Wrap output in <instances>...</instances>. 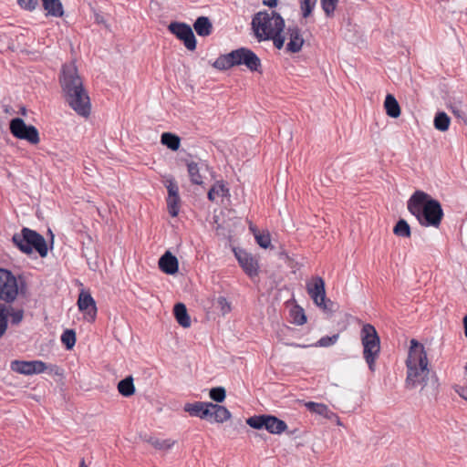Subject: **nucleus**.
Segmentation results:
<instances>
[{"label": "nucleus", "mask_w": 467, "mask_h": 467, "mask_svg": "<svg viewBox=\"0 0 467 467\" xmlns=\"http://www.w3.org/2000/svg\"><path fill=\"white\" fill-rule=\"evenodd\" d=\"M161 141L163 145L167 146L171 150H177L180 148V138L172 133L164 132L161 134Z\"/></svg>", "instance_id": "7c9ffc66"}, {"label": "nucleus", "mask_w": 467, "mask_h": 467, "mask_svg": "<svg viewBox=\"0 0 467 467\" xmlns=\"http://www.w3.org/2000/svg\"><path fill=\"white\" fill-rule=\"evenodd\" d=\"M118 390L124 397H130L135 393V387L131 376L120 380L118 383Z\"/></svg>", "instance_id": "c756f323"}, {"label": "nucleus", "mask_w": 467, "mask_h": 467, "mask_svg": "<svg viewBox=\"0 0 467 467\" xmlns=\"http://www.w3.org/2000/svg\"><path fill=\"white\" fill-rule=\"evenodd\" d=\"M337 338H338L337 335H334L332 337H328V336L323 337L318 340L317 346L325 347V348L332 346L337 342Z\"/></svg>", "instance_id": "79ce46f5"}, {"label": "nucleus", "mask_w": 467, "mask_h": 467, "mask_svg": "<svg viewBox=\"0 0 467 467\" xmlns=\"http://www.w3.org/2000/svg\"><path fill=\"white\" fill-rule=\"evenodd\" d=\"M300 9L304 18L308 17L316 5V0H299Z\"/></svg>", "instance_id": "4c0bfd02"}, {"label": "nucleus", "mask_w": 467, "mask_h": 467, "mask_svg": "<svg viewBox=\"0 0 467 467\" xmlns=\"http://www.w3.org/2000/svg\"><path fill=\"white\" fill-rule=\"evenodd\" d=\"M11 369L23 375L41 374L47 369V366L41 360H14L11 362Z\"/></svg>", "instance_id": "4468645a"}, {"label": "nucleus", "mask_w": 467, "mask_h": 467, "mask_svg": "<svg viewBox=\"0 0 467 467\" xmlns=\"http://www.w3.org/2000/svg\"><path fill=\"white\" fill-rule=\"evenodd\" d=\"M5 307L7 309L5 312V318L8 320V317H10L12 325H19L24 318V310L6 304H5Z\"/></svg>", "instance_id": "c85d7f7f"}, {"label": "nucleus", "mask_w": 467, "mask_h": 467, "mask_svg": "<svg viewBox=\"0 0 467 467\" xmlns=\"http://www.w3.org/2000/svg\"><path fill=\"white\" fill-rule=\"evenodd\" d=\"M464 335L467 337V315L463 317Z\"/></svg>", "instance_id": "49530a36"}, {"label": "nucleus", "mask_w": 467, "mask_h": 467, "mask_svg": "<svg viewBox=\"0 0 467 467\" xmlns=\"http://www.w3.org/2000/svg\"><path fill=\"white\" fill-rule=\"evenodd\" d=\"M9 130L16 139L25 140L33 145L40 141L37 129L33 125H26L20 118H15L10 121Z\"/></svg>", "instance_id": "9b49d317"}, {"label": "nucleus", "mask_w": 467, "mask_h": 467, "mask_svg": "<svg viewBox=\"0 0 467 467\" xmlns=\"http://www.w3.org/2000/svg\"><path fill=\"white\" fill-rule=\"evenodd\" d=\"M290 317L296 325L302 326L306 322V317L302 307L296 306L290 310Z\"/></svg>", "instance_id": "f704fd0d"}, {"label": "nucleus", "mask_w": 467, "mask_h": 467, "mask_svg": "<svg viewBox=\"0 0 467 467\" xmlns=\"http://www.w3.org/2000/svg\"><path fill=\"white\" fill-rule=\"evenodd\" d=\"M338 0H321L322 9L327 16H333Z\"/></svg>", "instance_id": "58836bf2"}, {"label": "nucleus", "mask_w": 467, "mask_h": 467, "mask_svg": "<svg viewBox=\"0 0 467 467\" xmlns=\"http://www.w3.org/2000/svg\"><path fill=\"white\" fill-rule=\"evenodd\" d=\"M278 4V0H265L264 5L269 7H275Z\"/></svg>", "instance_id": "a18cd8bd"}, {"label": "nucleus", "mask_w": 467, "mask_h": 467, "mask_svg": "<svg viewBox=\"0 0 467 467\" xmlns=\"http://www.w3.org/2000/svg\"><path fill=\"white\" fill-rule=\"evenodd\" d=\"M250 230L253 232L254 234V232H258L254 225H250Z\"/></svg>", "instance_id": "09e8293b"}, {"label": "nucleus", "mask_w": 467, "mask_h": 467, "mask_svg": "<svg viewBox=\"0 0 467 467\" xmlns=\"http://www.w3.org/2000/svg\"><path fill=\"white\" fill-rule=\"evenodd\" d=\"M78 306L80 312L83 313L84 318L90 323H93L97 317V306L94 298L90 293L81 291L78 299Z\"/></svg>", "instance_id": "dca6fc26"}, {"label": "nucleus", "mask_w": 467, "mask_h": 467, "mask_svg": "<svg viewBox=\"0 0 467 467\" xmlns=\"http://www.w3.org/2000/svg\"><path fill=\"white\" fill-rule=\"evenodd\" d=\"M384 109L389 117L397 119L400 116V106L392 94H387L384 100Z\"/></svg>", "instance_id": "412c9836"}, {"label": "nucleus", "mask_w": 467, "mask_h": 467, "mask_svg": "<svg viewBox=\"0 0 467 467\" xmlns=\"http://www.w3.org/2000/svg\"><path fill=\"white\" fill-rule=\"evenodd\" d=\"M210 408V420L213 419L218 423H223L231 418V412L223 406L211 402Z\"/></svg>", "instance_id": "4be33fe9"}, {"label": "nucleus", "mask_w": 467, "mask_h": 467, "mask_svg": "<svg viewBox=\"0 0 467 467\" xmlns=\"http://www.w3.org/2000/svg\"><path fill=\"white\" fill-rule=\"evenodd\" d=\"M59 81L68 106L78 115L88 117L91 111L90 99L74 63L62 67Z\"/></svg>", "instance_id": "f257e3e1"}, {"label": "nucleus", "mask_w": 467, "mask_h": 467, "mask_svg": "<svg viewBox=\"0 0 467 467\" xmlns=\"http://www.w3.org/2000/svg\"><path fill=\"white\" fill-rule=\"evenodd\" d=\"M285 28L283 17L276 12H258L252 20V29L259 42L272 39L274 46L281 49L285 44L282 35Z\"/></svg>", "instance_id": "20e7f679"}, {"label": "nucleus", "mask_w": 467, "mask_h": 467, "mask_svg": "<svg viewBox=\"0 0 467 467\" xmlns=\"http://www.w3.org/2000/svg\"><path fill=\"white\" fill-rule=\"evenodd\" d=\"M193 27L196 33L201 36H209L213 29L212 23L205 16L198 17L193 25Z\"/></svg>", "instance_id": "393cba45"}, {"label": "nucleus", "mask_w": 467, "mask_h": 467, "mask_svg": "<svg viewBox=\"0 0 467 467\" xmlns=\"http://www.w3.org/2000/svg\"><path fill=\"white\" fill-rule=\"evenodd\" d=\"M147 442L157 450H169L175 444V441L171 439L161 440L156 437H150Z\"/></svg>", "instance_id": "473e14b6"}, {"label": "nucleus", "mask_w": 467, "mask_h": 467, "mask_svg": "<svg viewBox=\"0 0 467 467\" xmlns=\"http://www.w3.org/2000/svg\"><path fill=\"white\" fill-rule=\"evenodd\" d=\"M50 372H55L56 374H58V367L57 366H51L50 367Z\"/></svg>", "instance_id": "de8ad7c7"}, {"label": "nucleus", "mask_w": 467, "mask_h": 467, "mask_svg": "<svg viewBox=\"0 0 467 467\" xmlns=\"http://www.w3.org/2000/svg\"><path fill=\"white\" fill-rule=\"evenodd\" d=\"M173 313L180 326L182 327H189L191 326V319L184 304L177 303L174 306Z\"/></svg>", "instance_id": "b1692460"}, {"label": "nucleus", "mask_w": 467, "mask_h": 467, "mask_svg": "<svg viewBox=\"0 0 467 467\" xmlns=\"http://www.w3.org/2000/svg\"><path fill=\"white\" fill-rule=\"evenodd\" d=\"M246 423L256 430L265 428L273 434H280L287 429L284 420L272 415L253 416L247 419Z\"/></svg>", "instance_id": "1a4fd4ad"}, {"label": "nucleus", "mask_w": 467, "mask_h": 467, "mask_svg": "<svg viewBox=\"0 0 467 467\" xmlns=\"http://www.w3.org/2000/svg\"><path fill=\"white\" fill-rule=\"evenodd\" d=\"M305 406L310 412L321 415L329 420L336 416V414L324 403L308 401L306 402Z\"/></svg>", "instance_id": "5701e85b"}, {"label": "nucleus", "mask_w": 467, "mask_h": 467, "mask_svg": "<svg viewBox=\"0 0 467 467\" xmlns=\"http://www.w3.org/2000/svg\"><path fill=\"white\" fill-rule=\"evenodd\" d=\"M241 65L245 66L251 71H259L261 60L251 49L240 47L228 54L220 56L214 62V67L223 70Z\"/></svg>", "instance_id": "39448f33"}, {"label": "nucleus", "mask_w": 467, "mask_h": 467, "mask_svg": "<svg viewBox=\"0 0 467 467\" xmlns=\"http://www.w3.org/2000/svg\"><path fill=\"white\" fill-rule=\"evenodd\" d=\"M447 108L458 119H464L466 116V113L463 110L462 100L460 98H451L447 102Z\"/></svg>", "instance_id": "cd10ccee"}, {"label": "nucleus", "mask_w": 467, "mask_h": 467, "mask_svg": "<svg viewBox=\"0 0 467 467\" xmlns=\"http://www.w3.org/2000/svg\"><path fill=\"white\" fill-rule=\"evenodd\" d=\"M6 308L4 303H0V338L5 334L8 327V320L5 318Z\"/></svg>", "instance_id": "ea45409f"}, {"label": "nucleus", "mask_w": 467, "mask_h": 467, "mask_svg": "<svg viewBox=\"0 0 467 467\" xmlns=\"http://www.w3.org/2000/svg\"><path fill=\"white\" fill-rule=\"evenodd\" d=\"M160 269L168 275H174L178 272L179 263L176 256L167 251L159 260Z\"/></svg>", "instance_id": "6ab92c4d"}, {"label": "nucleus", "mask_w": 467, "mask_h": 467, "mask_svg": "<svg viewBox=\"0 0 467 467\" xmlns=\"http://www.w3.org/2000/svg\"><path fill=\"white\" fill-rule=\"evenodd\" d=\"M79 467H88L85 463V461L84 460H81L80 463H79Z\"/></svg>", "instance_id": "8fccbe9b"}, {"label": "nucleus", "mask_w": 467, "mask_h": 467, "mask_svg": "<svg viewBox=\"0 0 467 467\" xmlns=\"http://www.w3.org/2000/svg\"><path fill=\"white\" fill-rule=\"evenodd\" d=\"M225 396V389L222 387L213 388L210 390V398L216 402H223Z\"/></svg>", "instance_id": "a19ab883"}, {"label": "nucleus", "mask_w": 467, "mask_h": 467, "mask_svg": "<svg viewBox=\"0 0 467 467\" xmlns=\"http://www.w3.org/2000/svg\"><path fill=\"white\" fill-rule=\"evenodd\" d=\"M18 295V283L11 271L0 268V299L5 303H13Z\"/></svg>", "instance_id": "9d476101"}, {"label": "nucleus", "mask_w": 467, "mask_h": 467, "mask_svg": "<svg viewBox=\"0 0 467 467\" xmlns=\"http://www.w3.org/2000/svg\"><path fill=\"white\" fill-rule=\"evenodd\" d=\"M210 406L211 402L196 401L193 403H186L184 405V410L191 416L210 420Z\"/></svg>", "instance_id": "a211bd4d"}, {"label": "nucleus", "mask_w": 467, "mask_h": 467, "mask_svg": "<svg viewBox=\"0 0 467 467\" xmlns=\"http://www.w3.org/2000/svg\"><path fill=\"white\" fill-rule=\"evenodd\" d=\"M361 340L364 348V358L369 367V368L375 370V356L379 350L378 345L379 339L376 328L369 325H364L361 330Z\"/></svg>", "instance_id": "0eeeda50"}, {"label": "nucleus", "mask_w": 467, "mask_h": 467, "mask_svg": "<svg viewBox=\"0 0 467 467\" xmlns=\"http://www.w3.org/2000/svg\"><path fill=\"white\" fill-rule=\"evenodd\" d=\"M465 370L467 371V362H466V366H465Z\"/></svg>", "instance_id": "3c124183"}, {"label": "nucleus", "mask_w": 467, "mask_h": 467, "mask_svg": "<svg viewBox=\"0 0 467 467\" xmlns=\"http://www.w3.org/2000/svg\"><path fill=\"white\" fill-rule=\"evenodd\" d=\"M61 342L67 349H72L76 344V333L73 329H67L61 336Z\"/></svg>", "instance_id": "c9c22d12"}, {"label": "nucleus", "mask_w": 467, "mask_h": 467, "mask_svg": "<svg viewBox=\"0 0 467 467\" xmlns=\"http://www.w3.org/2000/svg\"><path fill=\"white\" fill-rule=\"evenodd\" d=\"M169 30L182 40L189 50L196 48V38L190 26L184 23L173 22L169 25Z\"/></svg>", "instance_id": "ddd939ff"}, {"label": "nucleus", "mask_w": 467, "mask_h": 467, "mask_svg": "<svg viewBox=\"0 0 467 467\" xmlns=\"http://www.w3.org/2000/svg\"><path fill=\"white\" fill-rule=\"evenodd\" d=\"M288 43L286 50L290 53H297L304 45V38L300 29L297 26H289L287 28Z\"/></svg>", "instance_id": "f3484780"}, {"label": "nucleus", "mask_w": 467, "mask_h": 467, "mask_svg": "<svg viewBox=\"0 0 467 467\" xmlns=\"http://www.w3.org/2000/svg\"><path fill=\"white\" fill-rule=\"evenodd\" d=\"M393 233L398 237L410 238L411 235L410 226L404 219H400L393 228Z\"/></svg>", "instance_id": "2f4dec72"}, {"label": "nucleus", "mask_w": 467, "mask_h": 467, "mask_svg": "<svg viewBox=\"0 0 467 467\" xmlns=\"http://www.w3.org/2000/svg\"><path fill=\"white\" fill-rule=\"evenodd\" d=\"M450 122V117L445 112H438L434 117V127L440 131L448 130Z\"/></svg>", "instance_id": "72a5a7b5"}, {"label": "nucleus", "mask_w": 467, "mask_h": 467, "mask_svg": "<svg viewBox=\"0 0 467 467\" xmlns=\"http://www.w3.org/2000/svg\"><path fill=\"white\" fill-rule=\"evenodd\" d=\"M229 195V189L222 181L216 182L208 192V199L211 202H218L219 199L223 200Z\"/></svg>", "instance_id": "aec40b11"}, {"label": "nucleus", "mask_w": 467, "mask_h": 467, "mask_svg": "<svg viewBox=\"0 0 467 467\" xmlns=\"http://www.w3.org/2000/svg\"><path fill=\"white\" fill-rule=\"evenodd\" d=\"M44 8L47 11V15L60 17L63 16V6L59 0H42Z\"/></svg>", "instance_id": "bb28decb"}, {"label": "nucleus", "mask_w": 467, "mask_h": 467, "mask_svg": "<svg viewBox=\"0 0 467 467\" xmlns=\"http://www.w3.org/2000/svg\"><path fill=\"white\" fill-rule=\"evenodd\" d=\"M233 251L244 272L250 278L257 276L259 274V264L257 259L245 250L234 248Z\"/></svg>", "instance_id": "f8f14e48"}, {"label": "nucleus", "mask_w": 467, "mask_h": 467, "mask_svg": "<svg viewBox=\"0 0 467 467\" xmlns=\"http://www.w3.org/2000/svg\"><path fill=\"white\" fill-rule=\"evenodd\" d=\"M165 186L168 191V196L166 198L168 213L171 217H176L181 208L178 184L174 179H168L165 182Z\"/></svg>", "instance_id": "2eb2a0df"}, {"label": "nucleus", "mask_w": 467, "mask_h": 467, "mask_svg": "<svg viewBox=\"0 0 467 467\" xmlns=\"http://www.w3.org/2000/svg\"><path fill=\"white\" fill-rule=\"evenodd\" d=\"M409 212L425 227H439L443 217L441 203L421 191H416L408 201Z\"/></svg>", "instance_id": "7ed1b4c3"}, {"label": "nucleus", "mask_w": 467, "mask_h": 467, "mask_svg": "<svg viewBox=\"0 0 467 467\" xmlns=\"http://www.w3.org/2000/svg\"><path fill=\"white\" fill-rule=\"evenodd\" d=\"M13 243L24 254H30L33 250L41 257L47 255V244L45 238L37 232L24 227L19 234L13 235Z\"/></svg>", "instance_id": "423d86ee"}, {"label": "nucleus", "mask_w": 467, "mask_h": 467, "mask_svg": "<svg viewBox=\"0 0 467 467\" xmlns=\"http://www.w3.org/2000/svg\"><path fill=\"white\" fill-rule=\"evenodd\" d=\"M406 368V388L415 389L420 387L423 392L430 380L431 368L424 346L416 339L410 342Z\"/></svg>", "instance_id": "f03ea898"}, {"label": "nucleus", "mask_w": 467, "mask_h": 467, "mask_svg": "<svg viewBox=\"0 0 467 467\" xmlns=\"http://www.w3.org/2000/svg\"><path fill=\"white\" fill-rule=\"evenodd\" d=\"M19 6L25 10L32 11L38 4V0H17Z\"/></svg>", "instance_id": "37998d69"}, {"label": "nucleus", "mask_w": 467, "mask_h": 467, "mask_svg": "<svg viewBox=\"0 0 467 467\" xmlns=\"http://www.w3.org/2000/svg\"><path fill=\"white\" fill-rule=\"evenodd\" d=\"M254 238L262 248L266 249L271 245V236L268 232H254Z\"/></svg>", "instance_id": "e433bc0d"}, {"label": "nucleus", "mask_w": 467, "mask_h": 467, "mask_svg": "<svg viewBox=\"0 0 467 467\" xmlns=\"http://www.w3.org/2000/svg\"><path fill=\"white\" fill-rule=\"evenodd\" d=\"M187 170L192 183L201 185L203 183V177L201 173V167L195 161L187 162Z\"/></svg>", "instance_id": "a878e982"}, {"label": "nucleus", "mask_w": 467, "mask_h": 467, "mask_svg": "<svg viewBox=\"0 0 467 467\" xmlns=\"http://www.w3.org/2000/svg\"><path fill=\"white\" fill-rule=\"evenodd\" d=\"M306 291L313 302L325 311L333 310V302L326 297L325 281L322 277H313L306 283Z\"/></svg>", "instance_id": "6e6552de"}, {"label": "nucleus", "mask_w": 467, "mask_h": 467, "mask_svg": "<svg viewBox=\"0 0 467 467\" xmlns=\"http://www.w3.org/2000/svg\"><path fill=\"white\" fill-rule=\"evenodd\" d=\"M454 391L464 400L467 401V388L460 385H455L453 387Z\"/></svg>", "instance_id": "c03bdc74"}]
</instances>
